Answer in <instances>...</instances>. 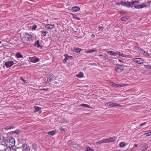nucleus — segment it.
I'll list each match as a JSON object with an SVG mask.
<instances>
[{"label": "nucleus", "instance_id": "obj_1", "mask_svg": "<svg viewBox=\"0 0 151 151\" xmlns=\"http://www.w3.org/2000/svg\"><path fill=\"white\" fill-rule=\"evenodd\" d=\"M4 143L7 147L10 148L15 145V139L13 137H9L6 138L4 139Z\"/></svg>", "mask_w": 151, "mask_h": 151}, {"label": "nucleus", "instance_id": "obj_2", "mask_svg": "<svg viewBox=\"0 0 151 151\" xmlns=\"http://www.w3.org/2000/svg\"><path fill=\"white\" fill-rule=\"evenodd\" d=\"M130 5H131L130 7L134 6L135 8L138 9L142 8L146 6V5L145 4H143L142 5H140V2L139 1L135 0L134 1L132 2H130Z\"/></svg>", "mask_w": 151, "mask_h": 151}, {"label": "nucleus", "instance_id": "obj_3", "mask_svg": "<svg viewBox=\"0 0 151 151\" xmlns=\"http://www.w3.org/2000/svg\"><path fill=\"white\" fill-rule=\"evenodd\" d=\"M25 35L24 40H26L27 41L26 42L29 44L33 41L34 37L31 35L29 33H27L26 35Z\"/></svg>", "mask_w": 151, "mask_h": 151}, {"label": "nucleus", "instance_id": "obj_4", "mask_svg": "<svg viewBox=\"0 0 151 151\" xmlns=\"http://www.w3.org/2000/svg\"><path fill=\"white\" fill-rule=\"evenodd\" d=\"M105 105L106 106H111L112 107L116 106H121V105L117 104V103L112 102H108L105 104Z\"/></svg>", "mask_w": 151, "mask_h": 151}, {"label": "nucleus", "instance_id": "obj_5", "mask_svg": "<svg viewBox=\"0 0 151 151\" xmlns=\"http://www.w3.org/2000/svg\"><path fill=\"white\" fill-rule=\"evenodd\" d=\"M117 4L118 5H122L125 6H126L127 7H130L131 6L130 2H126L124 1H122L120 2L117 3Z\"/></svg>", "mask_w": 151, "mask_h": 151}, {"label": "nucleus", "instance_id": "obj_6", "mask_svg": "<svg viewBox=\"0 0 151 151\" xmlns=\"http://www.w3.org/2000/svg\"><path fill=\"white\" fill-rule=\"evenodd\" d=\"M123 66L122 65H117L116 66L115 70L117 72L121 73L123 70Z\"/></svg>", "mask_w": 151, "mask_h": 151}, {"label": "nucleus", "instance_id": "obj_7", "mask_svg": "<svg viewBox=\"0 0 151 151\" xmlns=\"http://www.w3.org/2000/svg\"><path fill=\"white\" fill-rule=\"evenodd\" d=\"M29 59L31 62L33 63H36L39 60V59L36 57H30Z\"/></svg>", "mask_w": 151, "mask_h": 151}, {"label": "nucleus", "instance_id": "obj_8", "mask_svg": "<svg viewBox=\"0 0 151 151\" xmlns=\"http://www.w3.org/2000/svg\"><path fill=\"white\" fill-rule=\"evenodd\" d=\"M133 61L138 64H142L144 62V60L141 58H135L133 60Z\"/></svg>", "mask_w": 151, "mask_h": 151}, {"label": "nucleus", "instance_id": "obj_9", "mask_svg": "<svg viewBox=\"0 0 151 151\" xmlns=\"http://www.w3.org/2000/svg\"><path fill=\"white\" fill-rule=\"evenodd\" d=\"M14 64L13 61H7L5 63V65L7 68H9L11 66Z\"/></svg>", "mask_w": 151, "mask_h": 151}, {"label": "nucleus", "instance_id": "obj_10", "mask_svg": "<svg viewBox=\"0 0 151 151\" xmlns=\"http://www.w3.org/2000/svg\"><path fill=\"white\" fill-rule=\"evenodd\" d=\"M55 78V76L54 75H50L49 76V77L47 78V81L51 82Z\"/></svg>", "mask_w": 151, "mask_h": 151}, {"label": "nucleus", "instance_id": "obj_11", "mask_svg": "<svg viewBox=\"0 0 151 151\" xmlns=\"http://www.w3.org/2000/svg\"><path fill=\"white\" fill-rule=\"evenodd\" d=\"M34 46L37 48H42V47L40 45L39 40H38L36 41Z\"/></svg>", "mask_w": 151, "mask_h": 151}, {"label": "nucleus", "instance_id": "obj_12", "mask_svg": "<svg viewBox=\"0 0 151 151\" xmlns=\"http://www.w3.org/2000/svg\"><path fill=\"white\" fill-rule=\"evenodd\" d=\"M80 9V8L78 6H73L71 9L72 11L75 12H77L78 11H79Z\"/></svg>", "mask_w": 151, "mask_h": 151}, {"label": "nucleus", "instance_id": "obj_13", "mask_svg": "<svg viewBox=\"0 0 151 151\" xmlns=\"http://www.w3.org/2000/svg\"><path fill=\"white\" fill-rule=\"evenodd\" d=\"M54 26L53 25L47 24L45 25V27L49 29H52L54 28Z\"/></svg>", "mask_w": 151, "mask_h": 151}, {"label": "nucleus", "instance_id": "obj_14", "mask_svg": "<svg viewBox=\"0 0 151 151\" xmlns=\"http://www.w3.org/2000/svg\"><path fill=\"white\" fill-rule=\"evenodd\" d=\"M117 139L116 137H110L108 138L109 142H114Z\"/></svg>", "mask_w": 151, "mask_h": 151}, {"label": "nucleus", "instance_id": "obj_15", "mask_svg": "<svg viewBox=\"0 0 151 151\" xmlns=\"http://www.w3.org/2000/svg\"><path fill=\"white\" fill-rule=\"evenodd\" d=\"M68 145L71 147H75L76 145L75 144H74V142L71 140H69L68 142Z\"/></svg>", "mask_w": 151, "mask_h": 151}, {"label": "nucleus", "instance_id": "obj_16", "mask_svg": "<svg viewBox=\"0 0 151 151\" xmlns=\"http://www.w3.org/2000/svg\"><path fill=\"white\" fill-rule=\"evenodd\" d=\"M107 53L110 54L111 55H114L116 56L117 55V53L116 52H115L113 51H107Z\"/></svg>", "mask_w": 151, "mask_h": 151}, {"label": "nucleus", "instance_id": "obj_17", "mask_svg": "<svg viewBox=\"0 0 151 151\" xmlns=\"http://www.w3.org/2000/svg\"><path fill=\"white\" fill-rule=\"evenodd\" d=\"M0 151H6V149L5 146L3 144H0Z\"/></svg>", "mask_w": 151, "mask_h": 151}, {"label": "nucleus", "instance_id": "obj_18", "mask_svg": "<svg viewBox=\"0 0 151 151\" xmlns=\"http://www.w3.org/2000/svg\"><path fill=\"white\" fill-rule=\"evenodd\" d=\"M129 19V17L127 16H125L121 18V20L122 21H126Z\"/></svg>", "mask_w": 151, "mask_h": 151}, {"label": "nucleus", "instance_id": "obj_19", "mask_svg": "<svg viewBox=\"0 0 151 151\" xmlns=\"http://www.w3.org/2000/svg\"><path fill=\"white\" fill-rule=\"evenodd\" d=\"M56 133L55 131L54 130H52L48 132L47 133L48 134L52 136L54 135Z\"/></svg>", "mask_w": 151, "mask_h": 151}, {"label": "nucleus", "instance_id": "obj_20", "mask_svg": "<svg viewBox=\"0 0 151 151\" xmlns=\"http://www.w3.org/2000/svg\"><path fill=\"white\" fill-rule=\"evenodd\" d=\"M35 109L34 110V111L35 112H37L41 110V108L37 107V106H35Z\"/></svg>", "mask_w": 151, "mask_h": 151}, {"label": "nucleus", "instance_id": "obj_21", "mask_svg": "<svg viewBox=\"0 0 151 151\" xmlns=\"http://www.w3.org/2000/svg\"><path fill=\"white\" fill-rule=\"evenodd\" d=\"M64 56L65 57V58L67 59H69L73 57L71 56H69L67 54H65L64 55Z\"/></svg>", "mask_w": 151, "mask_h": 151}, {"label": "nucleus", "instance_id": "obj_22", "mask_svg": "<svg viewBox=\"0 0 151 151\" xmlns=\"http://www.w3.org/2000/svg\"><path fill=\"white\" fill-rule=\"evenodd\" d=\"M125 86V84H116L115 88L122 87H124Z\"/></svg>", "mask_w": 151, "mask_h": 151}, {"label": "nucleus", "instance_id": "obj_23", "mask_svg": "<svg viewBox=\"0 0 151 151\" xmlns=\"http://www.w3.org/2000/svg\"><path fill=\"white\" fill-rule=\"evenodd\" d=\"M79 106H83L88 108H90V106L88 104H81L79 105Z\"/></svg>", "mask_w": 151, "mask_h": 151}, {"label": "nucleus", "instance_id": "obj_24", "mask_svg": "<svg viewBox=\"0 0 151 151\" xmlns=\"http://www.w3.org/2000/svg\"><path fill=\"white\" fill-rule=\"evenodd\" d=\"M70 14H71L73 17L76 20H80V19L78 17H77L74 14H73L72 13H70Z\"/></svg>", "mask_w": 151, "mask_h": 151}, {"label": "nucleus", "instance_id": "obj_25", "mask_svg": "<svg viewBox=\"0 0 151 151\" xmlns=\"http://www.w3.org/2000/svg\"><path fill=\"white\" fill-rule=\"evenodd\" d=\"M116 53H117V55H118L120 56L126 57V55L122 52H117Z\"/></svg>", "mask_w": 151, "mask_h": 151}, {"label": "nucleus", "instance_id": "obj_26", "mask_svg": "<svg viewBox=\"0 0 151 151\" xmlns=\"http://www.w3.org/2000/svg\"><path fill=\"white\" fill-rule=\"evenodd\" d=\"M16 56L17 58H21L23 57L22 55L20 52H17L16 54Z\"/></svg>", "mask_w": 151, "mask_h": 151}, {"label": "nucleus", "instance_id": "obj_27", "mask_svg": "<svg viewBox=\"0 0 151 151\" xmlns=\"http://www.w3.org/2000/svg\"><path fill=\"white\" fill-rule=\"evenodd\" d=\"M104 143V141L103 140H101V141L97 142L96 143V145H99L102 144Z\"/></svg>", "mask_w": 151, "mask_h": 151}, {"label": "nucleus", "instance_id": "obj_28", "mask_svg": "<svg viewBox=\"0 0 151 151\" xmlns=\"http://www.w3.org/2000/svg\"><path fill=\"white\" fill-rule=\"evenodd\" d=\"M148 146L147 145H144L142 147L143 150L144 151H145L148 148Z\"/></svg>", "mask_w": 151, "mask_h": 151}, {"label": "nucleus", "instance_id": "obj_29", "mask_svg": "<svg viewBox=\"0 0 151 151\" xmlns=\"http://www.w3.org/2000/svg\"><path fill=\"white\" fill-rule=\"evenodd\" d=\"M83 76V74L82 72H80L79 74L77 75V77L78 78H81Z\"/></svg>", "mask_w": 151, "mask_h": 151}, {"label": "nucleus", "instance_id": "obj_30", "mask_svg": "<svg viewBox=\"0 0 151 151\" xmlns=\"http://www.w3.org/2000/svg\"><path fill=\"white\" fill-rule=\"evenodd\" d=\"M85 151H94V150L90 147H88L86 148Z\"/></svg>", "mask_w": 151, "mask_h": 151}, {"label": "nucleus", "instance_id": "obj_31", "mask_svg": "<svg viewBox=\"0 0 151 151\" xmlns=\"http://www.w3.org/2000/svg\"><path fill=\"white\" fill-rule=\"evenodd\" d=\"M120 147H123L125 146V145L124 142H122L119 144Z\"/></svg>", "mask_w": 151, "mask_h": 151}, {"label": "nucleus", "instance_id": "obj_32", "mask_svg": "<svg viewBox=\"0 0 151 151\" xmlns=\"http://www.w3.org/2000/svg\"><path fill=\"white\" fill-rule=\"evenodd\" d=\"M41 32L42 34L43 35L42 36H45L46 35V34L48 33L46 31H41Z\"/></svg>", "mask_w": 151, "mask_h": 151}, {"label": "nucleus", "instance_id": "obj_33", "mask_svg": "<svg viewBox=\"0 0 151 151\" xmlns=\"http://www.w3.org/2000/svg\"><path fill=\"white\" fill-rule=\"evenodd\" d=\"M14 127L13 126H8L6 127V129H11L12 128H13Z\"/></svg>", "mask_w": 151, "mask_h": 151}, {"label": "nucleus", "instance_id": "obj_34", "mask_svg": "<svg viewBox=\"0 0 151 151\" xmlns=\"http://www.w3.org/2000/svg\"><path fill=\"white\" fill-rule=\"evenodd\" d=\"M144 135H146L147 136H149L151 135V131L147 132V133H146L144 134Z\"/></svg>", "mask_w": 151, "mask_h": 151}, {"label": "nucleus", "instance_id": "obj_35", "mask_svg": "<svg viewBox=\"0 0 151 151\" xmlns=\"http://www.w3.org/2000/svg\"><path fill=\"white\" fill-rule=\"evenodd\" d=\"M142 53L145 56H149V54L147 52L144 51H142Z\"/></svg>", "mask_w": 151, "mask_h": 151}, {"label": "nucleus", "instance_id": "obj_36", "mask_svg": "<svg viewBox=\"0 0 151 151\" xmlns=\"http://www.w3.org/2000/svg\"><path fill=\"white\" fill-rule=\"evenodd\" d=\"M96 50H89L87 51L86 52V53H91L92 52H93L95 51H96Z\"/></svg>", "mask_w": 151, "mask_h": 151}, {"label": "nucleus", "instance_id": "obj_37", "mask_svg": "<svg viewBox=\"0 0 151 151\" xmlns=\"http://www.w3.org/2000/svg\"><path fill=\"white\" fill-rule=\"evenodd\" d=\"M110 84L111 86L113 87H116V84L113 82H110Z\"/></svg>", "mask_w": 151, "mask_h": 151}, {"label": "nucleus", "instance_id": "obj_38", "mask_svg": "<svg viewBox=\"0 0 151 151\" xmlns=\"http://www.w3.org/2000/svg\"><path fill=\"white\" fill-rule=\"evenodd\" d=\"M18 65L19 66H20L22 67H25V65L24 63H18Z\"/></svg>", "mask_w": 151, "mask_h": 151}, {"label": "nucleus", "instance_id": "obj_39", "mask_svg": "<svg viewBox=\"0 0 151 151\" xmlns=\"http://www.w3.org/2000/svg\"><path fill=\"white\" fill-rule=\"evenodd\" d=\"M104 143H109L108 138L103 139Z\"/></svg>", "mask_w": 151, "mask_h": 151}, {"label": "nucleus", "instance_id": "obj_40", "mask_svg": "<svg viewBox=\"0 0 151 151\" xmlns=\"http://www.w3.org/2000/svg\"><path fill=\"white\" fill-rule=\"evenodd\" d=\"M81 50V49L77 48L75 49V50L76 52H80Z\"/></svg>", "mask_w": 151, "mask_h": 151}, {"label": "nucleus", "instance_id": "obj_41", "mask_svg": "<svg viewBox=\"0 0 151 151\" xmlns=\"http://www.w3.org/2000/svg\"><path fill=\"white\" fill-rule=\"evenodd\" d=\"M37 27V26L36 25H34L32 27V30H35Z\"/></svg>", "mask_w": 151, "mask_h": 151}, {"label": "nucleus", "instance_id": "obj_42", "mask_svg": "<svg viewBox=\"0 0 151 151\" xmlns=\"http://www.w3.org/2000/svg\"><path fill=\"white\" fill-rule=\"evenodd\" d=\"M7 151H16V150L14 149H12L10 148H9Z\"/></svg>", "mask_w": 151, "mask_h": 151}, {"label": "nucleus", "instance_id": "obj_43", "mask_svg": "<svg viewBox=\"0 0 151 151\" xmlns=\"http://www.w3.org/2000/svg\"><path fill=\"white\" fill-rule=\"evenodd\" d=\"M145 67L146 68H150V69H151V66L149 65H145Z\"/></svg>", "mask_w": 151, "mask_h": 151}, {"label": "nucleus", "instance_id": "obj_44", "mask_svg": "<svg viewBox=\"0 0 151 151\" xmlns=\"http://www.w3.org/2000/svg\"><path fill=\"white\" fill-rule=\"evenodd\" d=\"M20 79L22 81L24 82V83H26V81L22 77H20Z\"/></svg>", "mask_w": 151, "mask_h": 151}, {"label": "nucleus", "instance_id": "obj_45", "mask_svg": "<svg viewBox=\"0 0 151 151\" xmlns=\"http://www.w3.org/2000/svg\"><path fill=\"white\" fill-rule=\"evenodd\" d=\"M3 140V137L0 136V143H1Z\"/></svg>", "mask_w": 151, "mask_h": 151}, {"label": "nucleus", "instance_id": "obj_46", "mask_svg": "<svg viewBox=\"0 0 151 151\" xmlns=\"http://www.w3.org/2000/svg\"><path fill=\"white\" fill-rule=\"evenodd\" d=\"M146 124V122H145L143 123H142L140 125V126H143V125H145Z\"/></svg>", "mask_w": 151, "mask_h": 151}, {"label": "nucleus", "instance_id": "obj_47", "mask_svg": "<svg viewBox=\"0 0 151 151\" xmlns=\"http://www.w3.org/2000/svg\"><path fill=\"white\" fill-rule=\"evenodd\" d=\"M66 60L67 59L65 58L63 60V62L64 63H65L67 62Z\"/></svg>", "mask_w": 151, "mask_h": 151}, {"label": "nucleus", "instance_id": "obj_48", "mask_svg": "<svg viewBox=\"0 0 151 151\" xmlns=\"http://www.w3.org/2000/svg\"><path fill=\"white\" fill-rule=\"evenodd\" d=\"M99 28L101 30H102L103 29V27H99Z\"/></svg>", "mask_w": 151, "mask_h": 151}, {"label": "nucleus", "instance_id": "obj_49", "mask_svg": "<svg viewBox=\"0 0 151 151\" xmlns=\"http://www.w3.org/2000/svg\"><path fill=\"white\" fill-rule=\"evenodd\" d=\"M139 151H144V150H143V149H142V148H140V149H139Z\"/></svg>", "mask_w": 151, "mask_h": 151}, {"label": "nucleus", "instance_id": "obj_50", "mask_svg": "<svg viewBox=\"0 0 151 151\" xmlns=\"http://www.w3.org/2000/svg\"><path fill=\"white\" fill-rule=\"evenodd\" d=\"M95 35L94 34H92V35H91V37H95Z\"/></svg>", "mask_w": 151, "mask_h": 151}, {"label": "nucleus", "instance_id": "obj_51", "mask_svg": "<svg viewBox=\"0 0 151 151\" xmlns=\"http://www.w3.org/2000/svg\"><path fill=\"white\" fill-rule=\"evenodd\" d=\"M42 90H43L44 91H46V90H48V89L43 88V89H42Z\"/></svg>", "mask_w": 151, "mask_h": 151}, {"label": "nucleus", "instance_id": "obj_52", "mask_svg": "<svg viewBox=\"0 0 151 151\" xmlns=\"http://www.w3.org/2000/svg\"><path fill=\"white\" fill-rule=\"evenodd\" d=\"M119 61L121 62H123V61L121 60H119Z\"/></svg>", "mask_w": 151, "mask_h": 151}, {"label": "nucleus", "instance_id": "obj_53", "mask_svg": "<svg viewBox=\"0 0 151 151\" xmlns=\"http://www.w3.org/2000/svg\"><path fill=\"white\" fill-rule=\"evenodd\" d=\"M104 58L105 59H106L107 60H109V59L108 58H106V57H104Z\"/></svg>", "mask_w": 151, "mask_h": 151}, {"label": "nucleus", "instance_id": "obj_54", "mask_svg": "<svg viewBox=\"0 0 151 151\" xmlns=\"http://www.w3.org/2000/svg\"><path fill=\"white\" fill-rule=\"evenodd\" d=\"M134 145V146H135V147H137V145H136V144H135V145Z\"/></svg>", "mask_w": 151, "mask_h": 151}, {"label": "nucleus", "instance_id": "obj_55", "mask_svg": "<svg viewBox=\"0 0 151 151\" xmlns=\"http://www.w3.org/2000/svg\"><path fill=\"white\" fill-rule=\"evenodd\" d=\"M99 56H102V54H100L99 55Z\"/></svg>", "mask_w": 151, "mask_h": 151}, {"label": "nucleus", "instance_id": "obj_56", "mask_svg": "<svg viewBox=\"0 0 151 151\" xmlns=\"http://www.w3.org/2000/svg\"><path fill=\"white\" fill-rule=\"evenodd\" d=\"M122 12H121L120 13L122 14Z\"/></svg>", "mask_w": 151, "mask_h": 151}, {"label": "nucleus", "instance_id": "obj_57", "mask_svg": "<svg viewBox=\"0 0 151 151\" xmlns=\"http://www.w3.org/2000/svg\"><path fill=\"white\" fill-rule=\"evenodd\" d=\"M1 41H0V44H1Z\"/></svg>", "mask_w": 151, "mask_h": 151}, {"label": "nucleus", "instance_id": "obj_58", "mask_svg": "<svg viewBox=\"0 0 151 151\" xmlns=\"http://www.w3.org/2000/svg\"><path fill=\"white\" fill-rule=\"evenodd\" d=\"M124 12H122V14H124Z\"/></svg>", "mask_w": 151, "mask_h": 151}, {"label": "nucleus", "instance_id": "obj_59", "mask_svg": "<svg viewBox=\"0 0 151 151\" xmlns=\"http://www.w3.org/2000/svg\"><path fill=\"white\" fill-rule=\"evenodd\" d=\"M148 3H151V1H149V2H148Z\"/></svg>", "mask_w": 151, "mask_h": 151}]
</instances>
